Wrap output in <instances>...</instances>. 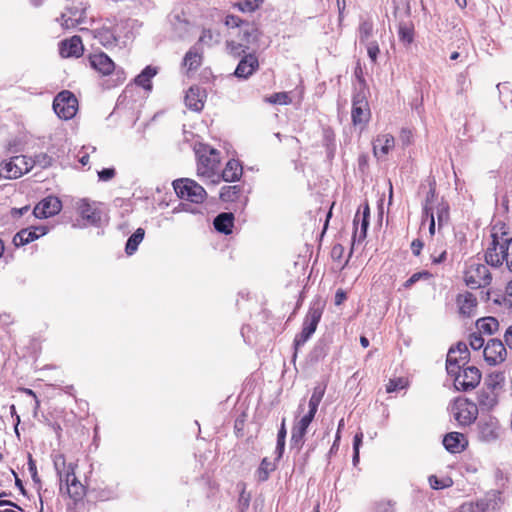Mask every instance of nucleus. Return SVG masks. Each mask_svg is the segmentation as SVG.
<instances>
[{"label":"nucleus","mask_w":512,"mask_h":512,"mask_svg":"<svg viewBox=\"0 0 512 512\" xmlns=\"http://www.w3.org/2000/svg\"><path fill=\"white\" fill-rule=\"evenodd\" d=\"M157 74L156 68L152 66H146L142 72L135 78V84L144 88L145 90H151L152 84L151 79Z\"/></svg>","instance_id":"nucleus-38"},{"label":"nucleus","mask_w":512,"mask_h":512,"mask_svg":"<svg viewBox=\"0 0 512 512\" xmlns=\"http://www.w3.org/2000/svg\"><path fill=\"white\" fill-rule=\"evenodd\" d=\"M354 232H353V242L363 241L367 236V230L369 227V219H360V212L358 211L353 220Z\"/></svg>","instance_id":"nucleus-33"},{"label":"nucleus","mask_w":512,"mask_h":512,"mask_svg":"<svg viewBox=\"0 0 512 512\" xmlns=\"http://www.w3.org/2000/svg\"><path fill=\"white\" fill-rule=\"evenodd\" d=\"M263 2L264 0H240L237 7L242 12H254Z\"/></svg>","instance_id":"nucleus-49"},{"label":"nucleus","mask_w":512,"mask_h":512,"mask_svg":"<svg viewBox=\"0 0 512 512\" xmlns=\"http://www.w3.org/2000/svg\"><path fill=\"white\" fill-rule=\"evenodd\" d=\"M395 146V139L391 134H381L373 141V153L375 157L386 156Z\"/></svg>","instance_id":"nucleus-25"},{"label":"nucleus","mask_w":512,"mask_h":512,"mask_svg":"<svg viewBox=\"0 0 512 512\" xmlns=\"http://www.w3.org/2000/svg\"><path fill=\"white\" fill-rule=\"evenodd\" d=\"M83 51L84 47L79 36H72L70 39L60 43V54L62 57H80Z\"/></svg>","instance_id":"nucleus-22"},{"label":"nucleus","mask_w":512,"mask_h":512,"mask_svg":"<svg viewBox=\"0 0 512 512\" xmlns=\"http://www.w3.org/2000/svg\"><path fill=\"white\" fill-rule=\"evenodd\" d=\"M432 278V274L429 271L423 270L412 274L403 284L405 288H410L420 280H429Z\"/></svg>","instance_id":"nucleus-47"},{"label":"nucleus","mask_w":512,"mask_h":512,"mask_svg":"<svg viewBox=\"0 0 512 512\" xmlns=\"http://www.w3.org/2000/svg\"><path fill=\"white\" fill-rule=\"evenodd\" d=\"M477 405L467 400H459L454 407L455 420L462 426H468L477 418Z\"/></svg>","instance_id":"nucleus-13"},{"label":"nucleus","mask_w":512,"mask_h":512,"mask_svg":"<svg viewBox=\"0 0 512 512\" xmlns=\"http://www.w3.org/2000/svg\"><path fill=\"white\" fill-rule=\"evenodd\" d=\"M480 380V370L475 366H467L454 376V386L458 390L469 391L474 389Z\"/></svg>","instance_id":"nucleus-11"},{"label":"nucleus","mask_w":512,"mask_h":512,"mask_svg":"<svg viewBox=\"0 0 512 512\" xmlns=\"http://www.w3.org/2000/svg\"><path fill=\"white\" fill-rule=\"evenodd\" d=\"M47 233V228L44 226H34L31 228H25L17 232L13 237V244L16 247H20L33 242L40 236Z\"/></svg>","instance_id":"nucleus-19"},{"label":"nucleus","mask_w":512,"mask_h":512,"mask_svg":"<svg viewBox=\"0 0 512 512\" xmlns=\"http://www.w3.org/2000/svg\"><path fill=\"white\" fill-rule=\"evenodd\" d=\"M259 68V61L254 52L242 54L234 75L239 79H248Z\"/></svg>","instance_id":"nucleus-16"},{"label":"nucleus","mask_w":512,"mask_h":512,"mask_svg":"<svg viewBox=\"0 0 512 512\" xmlns=\"http://www.w3.org/2000/svg\"><path fill=\"white\" fill-rule=\"evenodd\" d=\"M502 304L506 309L512 312V281H510L506 286Z\"/></svg>","instance_id":"nucleus-58"},{"label":"nucleus","mask_w":512,"mask_h":512,"mask_svg":"<svg viewBox=\"0 0 512 512\" xmlns=\"http://www.w3.org/2000/svg\"><path fill=\"white\" fill-rule=\"evenodd\" d=\"M199 42L211 46L220 42V34L214 33L211 29H204L199 38Z\"/></svg>","instance_id":"nucleus-46"},{"label":"nucleus","mask_w":512,"mask_h":512,"mask_svg":"<svg viewBox=\"0 0 512 512\" xmlns=\"http://www.w3.org/2000/svg\"><path fill=\"white\" fill-rule=\"evenodd\" d=\"M407 384V380L402 377L390 379L388 384L386 385V391L387 393L396 392L398 390L406 388Z\"/></svg>","instance_id":"nucleus-50"},{"label":"nucleus","mask_w":512,"mask_h":512,"mask_svg":"<svg viewBox=\"0 0 512 512\" xmlns=\"http://www.w3.org/2000/svg\"><path fill=\"white\" fill-rule=\"evenodd\" d=\"M352 122L355 126L365 125L370 118L368 102L362 93H356L352 100Z\"/></svg>","instance_id":"nucleus-14"},{"label":"nucleus","mask_w":512,"mask_h":512,"mask_svg":"<svg viewBox=\"0 0 512 512\" xmlns=\"http://www.w3.org/2000/svg\"><path fill=\"white\" fill-rule=\"evenodd\" d=\"M476 328L479 333L485 335H492L499 329V322L494 317L480 318L476 322Z\"/></svg>","instance_id":"nucleus-36"},{"label":"nucleus","mask_w":512,"mask_h":512,"mask_svg":"<svg viewBox=\"0 0 512 512\" xmlns=\"http://www.w3.org/2000/svg\"><path fill=\"white\" fill-rule=\"evenodd\" d=\"M213 225L216 231L219 233L229 235L232 233V228L234 226V215L231 212H222L218 214L214 221Z\"/></svg>","instance_id":"nucleus-29"},{"label":"nucleus","mask_w":512,"mask_h":512,"mask_svg":"<svg viewBox=\"0 0 512 512\" xmlns=\"http://www.w3.org/2000/svg\"><path fill=\"white\" fill-rule=\"evenodd\" d=\"M52 460L54 469L60 481V489L62 490L64 479L73 476L76 465L73 463L67 464L65 456L62 453L52 454Z\"/></svg>","instance_id":"nucleus-21"},{"label":"nucleus","mask_w":512,"mask_h":512,"mask_svg":"<svg viewBox=\"0 0 512 512\" xmlns=\"http://www.w3.org/2000/svg\"><path fill=\"white\" fill-rule=\"evenodd\" d=\"M63 483L66 485L69 497L73 500L78 501L84 496L85 488L75 476V472L73 473V476L65 478Z\"/></svg>","instance_id":"nucleus-30"},{"label":"nucleus","mask_w":512,"mask_h":512,"mask_svg":"<svg viewBox=\"0 0 512 512\" xmlns=\"http://www.w3.org/2000/svg\"><path fill=\"white\" fill-rule=\"evenodd\" d=\"M94 38L105 48L116 46L117 37L109 28H101L94 32Z\"/></svg>","instance_id":"nucleus-35"},{"label":"nucleus","mask_w":512,"mask_h":512,"mask_svg":"<svg viewBox=\"0 0 512 512\" xmlns=\"http://www.w3.org/2000/svg\"><path fill=\"white\" fill-rule=\"evenodd\" d=\"M492 241L485 252V261L492 267H500L505 262L512 272V232L504 223H496L491 231Z\"/></svg>","instance_id":"nucleus-1"},{"label":"nucleus","mask_w":512,"mask_h":512,"mask_svg":"<svg viewBox=\"0 0 512 512\" xmlns=\"http://www.w3.org/2000/svg\"><path fill=\"white\" fill-rule=\"evenodd\" d=\"M205 92L198 86H192L185 95L186 106L195 112H200L204 107Z\"/></svg>","instance_id":"nucleus-24"},{"label":"nucleus","mask_w":512,"mask_h":512,"mask_svg":"<svg viewBox=\"0 0 512 512\" xmlns=\"http://www.w3.org/2000/svg\"><path fill=\"white\" fill-rule=\"evenodd\" d=\"M505 377L501 372L491 373L484 382L482 388L495 392L498 395L504 391Z\"/></svg>","instance_id":"nucleus-31"},{"label":"nucleus","mask_w":512,"mask_h":512,"mask_svg":"<svg viewBox=\"0 0 512 512\" xmlns=\"http://www.w3.org/2000/svg\"><path fill=\"white\" fill-rule=\"evenodd\" d=\"M243 168L238 160L230 159L220 175V180L235 182L242 176Z\"/></svg>","instance_id":"nucleus-28"},{"label":"nucleus","mask_w":512,"mask_h":512,"mask_svg":"<svg viewBox=\"0 0 512 512\" xmlns=\"http://www.w3.org/2000/svg\"><path fill=\"white\" fill-rule=\"evenodd\" d=\"M464 280L468 287L477 289L490 285L492 276L487 265L473 263L465 271Z\"/></svg>","instance_id":"nucleus-10"},{"label":"nucleus","mask_w":512,"mask_h":512,"mask_svg":"<svg viewBox=\"0 0 512 512\" xmlns=\"http://www.w3.org/2000/svg\"><path fill=\"white\" fill-rule=\"evenodd\" d=\"M468 444L464 434L459 432H450L443 438V445L445 449L451 453L462 452Z\"/></svg>","instance_id":"nucleus-23"},{"label":"nucleus","mask_w":512,"mask_h":512,"mask_svg":"<svg viewBox=\"0 0 512 512\" xmlns=\"http://www.w3.org/2000/svg\"><path fill=\"white\" fill-rule=\"evenodd\" d=\"M484 338L482 337V334L479 332L471 333L469 336V345L473 350H479L484 346Z\"/></svg>","instance_id":"nucleus-54"},{"label":"nucleus","mask_w":512,"mask_h":512,"mask_svg":"<svg viewBox=\"0 0 512 512\" xmlns=\"http://www.w3.org/2000/svg\"><path fill=\"white\" fill-rule=\"evenodd\" d=\"M323 314L321 302H315L310 307L304 318L302 331L294 339V347L298 349L314 334Z\"/></svg>","instance_id":"nucleus-5"},{"label":"nucleus","mask_w":512,"mask_h":512,"mask_svg":"<svg viewBox=\"0 0 512 512\" xmlns=\"http://www.w3.org/2000/svg\"><path fill=\"white\" fill-rule=\"evenodd\" d=\"M504 341L510 350H512V325H510L504 333Z\"/></svg>","instance_id":"nucleus-64"},{"label":"nucleus","mask_w":512,"mask_h":512,"mask_svg":"<svg viewBox=\"0 0 512 512\" xmlns=\"http://www.w3.org/2000/svg\"><path fill=\"white\" fill-rule=\"evenodd\" d=\"M176 194L184 200L193 203H202L206 198L205 189L194 180L188 178L177 179L173 182Z\"/></svg>","instance_id":"nucleus-7"},{"label":"nucleus","mask_w":512,"mask_h":512,"mask_svg":"<svg viewBox=\"0 0 512 512\" xmlns=\"http://www.w3.org/2000/svg\"><path fill=\"white\" fill-rule=\"evenodd\" d=\"M89 63L99 74L103 76H111V81L113 83L110 86L120 85L126 79L124 69L117 67L113 60L103 52L90 55Z\"/></svg>","instance_id":"nucleus-4"},{"label":"nucleus","mask_w":512,"mask_h":512,"mask_svg":"<svg viewBox=\"0 0 512 512\" xmlns=\"http://www.w3.org/2000/svg\"><path fill=\"white\" fill-rule=\"evenodd\" d=\"M483 355L489 365L495 366L505 361L507 351L501 340L490 339L484 347Z\"/></svg>","instance_id":"nucleus-12"},{"label":"nucleus","mask_w":512,"mask_h":512,"mask_svg":"<svg viewBox=\"0 0 512 512\" xmlns=\"http://www.w3.org/2000/svg\"><path fill=\"white\" fill-rule=\"evenodd\" d=\"M33 168L32 158L25 155L11 157L0 164V178L16 179Z\"/></svg>","instance_id":"nucleus-6"},{"label":"nucleus","mask_w":512,"mask_h":512,"mask_svg":"<svg viewBox=\"0 0 512 512\" xmlns=\"http://www.w3.org/2000/svg\"><path fill=\"white\" fill-rule=\"evenodd\" d=\"M276 469V464L272 461H270L268 458H263L257 471H256V477L258 481L264 482L268 480L269 475L272 471Z\"/></svg>","instance_id":"nucleus-42"},{"label":"nucleus","mask_w":512,"mask_h":512,"mask_svg":"<svg viewBox=\"0 0 512 512\" xmlns=\"http://www.w3.org/2000/svg\"><path fill=\"white\" fill-rule=\"evenodd\" d=\"M86 8L70 7L61 14L60 21L62 27L66 29L74 28L77 25L85 23Z\"/></svg>","instance_id":"nucleus-20"},{"label":"nucleus","mask_w":512,"mask_h":512,"mask_svg":"<svg viewBox=\"0 0 512 512\" xmlns=\"http://www.w3.org/2000/svg\"><path fill=\"white\" fill-rule=\"evenodd\" d=\"M325 393V388L321 386H316L313 390V393L309 399L308 407H314L318 409L320 402Z\"/></svg>","instance_id":"nucleus-51"},{"label":"nucleus","mask_w":512,"mask_h":512,"mask_svg":"<svg viewBox=\"0 0 512 512\" xmlns=\"http://www.w3.org/2000/svg\"><path fill=\"white\" fill-rule=\"evenodd\" d=\"M202 51L197 46H192L184 56L183 66L187 69V72L197 70L202 64Z\"/></svg>","instance_id":"nucleus-27"},{"label":"nucleus","mask_w":512,"mask_h":512,"mask_svg":"<svg viewBox=\"0 0 512 512\" xmlns=\"http://www.w3.org/2000/svg\"><path fill=\"white\" fill-rule=\"evenodd\" d=\"M308 426L297 422L291 432V447L300 450L304 444V437L307 433Z\"/></svg>","instance_id":"nucleus-37"},{"label":"nucleus","mask_w":512,"mask_h":512,"mask_svg":"<svg viewBox=\"0 0 512 512\" xmlns=\"http://www.w3.org/2000/svg\"><path fill=\"white\" fill-rule=\"evenodd\" d=\"M97 174L100 181L107 182L115 177L116 171L112 167L103 168L102 170L98 171Z\"/></svg>","instance_id":"nucleus-60"},{"label":"nucleus","mask_w":512,"mask_h":512,"mask_svg":"<svg viewBox=\"0 0 512 512\" xmlns=\"http://www.w3.org/2000/svg\"><path fill=\"white\" fill-rule=\"evenodd\" d=\"M374 25L372 20L368 18H361L358 27V37L361 44L370 42L373 36Z\"/></svg>","instance_id":"nucleus-39"},{"label":"nucleus","mask_w":512,"mask_h":512,"mask_svg":"<svg viewBox=\"0 0 512 512\" xmlns=\"http://www.w3.org/2000/svg\"><path fill=\"white\" fill-rule=\"evenodd\" d=\"M501 426L495 417H489L478 424V435L481 441L490 443L500 437Z\"/></svg>","instance_id":"nucleus-17"},{"label":"nucleus","mask_w":512,"mask_h":512,"mask_svg":"<svg viewBox=\"0 0 512 512\" xmlns=\"http://www.w3.org/2000/svg\"><path fill=\"white\" fill-rule=\"evenodd\" d=\"M77 109L78 101L75 95L68 90L61 91L53 100V110L61 119H72L75 116Z\"/></svg>","instance_id":"nucleus-8"},{"label":"nucleus","mask_w":512,"mask_h":512,"mask_svg":"<svg viewBox=\"0 0 512 512\" xmlns=\"http://www.w3.org/2000/svg\"><path fill=\"white\" fill-rule=\"evenodd\" d=\"M429 191L425 198V203L423 205V214H426L427 212L434 213V207L433 202L436 197V188H435V181L429 182Z\"/></svg>","instance_id":"nucleus-44"},{"label":"nucleus","mask_w":512,"mask_h":512,"mask_svg":"<svg viewBox=\"0 0 512 512\" xmlns=\"http://www.w3.org/2000/svg\"><path fill=\"white\" fill-rule=\"evenodd\" d=\"M27 465H28V471L31 474L32 480L34 481L35 484L40 485L41 481H40V478H39L38 473H37L36 462L34 461V459H33L31 454H28Z\"/></svg>","instance_id":"nucleus-55"},{"label":"nucleus","mask_w":512,"mask_h":512,"mask_svg":"<svg viewBox=\"0 0 512 512\" xmlns=\"http://www.w3.org/2000/svg\"><path fill=\"white\" fill-rule=\"evenodd\" d=\"M500 395L495 392H491L481 388L477 392V403L482 411H491L493 410L499 403Z\"/></svg>","instance_id":"nucleus-26"},{"label":"nucleus","mask_w":512,"mask_h":512,"mask_svg":"<svg viewBox=\"0 0 512 512\" xmlns=\"http://www.w3.org/2000/svg\"><path fill=\"white\" fill-rule=\"evenodd\" d=\"M62 209V202L56 196H47L42 199L33 209L36 218H49L58 214Z\"/></svg>","instance_id":"nucleus-15"},{"label":"nucleus","mask_w":512,"mask_h":512,"mask_svg":"<svg viewBox=\"0 0 512 512\" xmlns=\"http://www.w3.org/2000/svg\"><path fill=\"white\" fill-rule=\"evenodd\" d=\"M399 40L406 46L414 40V27L412 24L401 22L398 27Z\"/></svg>","instance_id":"nucleus-43"},{"label":"nucleus","mask_w":512,"mask_h":512,"mask_svg":"<svg viewBox=\"0 0 512 512\" xmlns=\"http://www.w3.org/2000/svg\"><path fill=\"white\" fill-rule=\"evenodd\" d=\"M317 410V408L309 407L308 412L298 422L309 427L315 417Z\"/></svg>","instance_id":"nucleus-62"},{"label":"nucleus","mask_w":512,"mask_h":512,"mask_svg":"<svg viewBox=\"0 0 512 512\" xmlns=\"http://www.w3.org/2000/svg\"><path fill=\"white\" fill-rule=\"evenodd\" d=\"M367 49L368 57L370 58L371 62L376 63L378 54L380 52L379 45L377 41L373 40L370 42L364 43Z\"/></svg>","instance_id":"nucleus-53"},{"label":"nucleus","mask_w":512,"mask_h":512,"mask_svg":"<svg viewBox=\"0 0 512 512\" xmlns=\"http://www.w3.org/2000/svg\"><path fill=\"white\" fill-rule=\"evenodd\" d=\"M267 101L271 104L286 105L291 102V98L286 92H278L267 98Z\"/></svg>","instance_id":"nucleus-52"},{"label":"nucleus","mask_w":512,"mask_h":512,"mask_svg":"<svg viewBox=\"0 0 512 512\" xmlns=\"http://www.w3.org/2000/svg\"><path fill=\"white\" fill-rule=\"evenodd\" d=\"M242 193L240 185L223 186L220 190V199L224 202L237 201Z\"/></svg>","instance_id":"nucleus-41"},{"label":"nucleus","mask_w":512,"mask_h":512,"mask_svg":"<svg viewBox=\"0 0 512 512\" xmlns=\"http://www.w3.org/2000/svg\"><path fill=\"white\" fill-rule=\"evenodd\" d=\"M144 236L145 230L143 228L136 229L126 242L125 252L127 255H132L137 251L139 244L144 239Z\"/></svg>","instance_id":"nucleus-40"},{"label":"nucleus","mask_w":512,"mask_h":512,"mask_svg":"<svg viewBox=\"0 0 512 512\" xmlns=\"http://www.w3.org/2000/svg\"><path fill=\"white\" fill-rule=\"evenodd\" d=\"M449 350H454V354L461 357V360H467L469 358V350L467 345L463 342H459L455 348H450Z\"/></svg>","instance_id":"nucleus-57"},{"label":"nucleus","mask_w":512,"mask_h":512,"mask_svg":"<svg viewBox=\"0 0 512 512\" xmlns=\"http://www.w3.org/2000/svg\"><path fill=\"white\" fill-rule=\"evenodd\" d=\"M98 497L102 501H107L117 497V490L115 487H109L99 490Z\"/></svg>","instance_id":"nucleus-56"},{"label":"nucleus","mask_w":512,"mask_h":512,"mask_svg":"<svg viewBox=\"0 0 512 512\" xmlns=\"http://www.w3.org/2000/svg\"><path fill=\"white\" fill-rule=\"evenodd\" d=\"M501 503V492L492 490L476 502L463 503L459 508V512H488L498 509Z\"/></svg>","instance_id":"nucleus-9"},{"label":"nucleus","mask_w":512,"mask_h":512,"mask_svg":"<svg viewBox=\"0 0 512 512\" xmlns=\"http://www.w3.org/2000/svg\"><path fill=\"white\" fill-rule=\"evenodd\" d=\"M467 362V360H461V357L455 355L454 350H449L446 359L447 373L454 377L456 374H459V371L464 368Z\"/></svg>","instance_id":"nucleus-34"},{"label":"nucleus","mask_w":512,"mask_h":512,"mask_svg":"<svg viewBox=\"0 0 512 512\" xmlns=\"http://www.w3.org/2000/svg\"><path fill=\"white\" fill-rule=\"evenodd\" d=\"M78 212L89 225L100 227L103 223V214L100 209L92 206L88 200L81 199L77 204Z\"/></svg>","instance_id":"nucleus-18"},{"label":"nucleus","mask_w":512,"mask_h":512,"mask_svg":"<svg viewBox=\"0 0 512 512\" xmlns=\"http://www.w3.org/2000/svg\"><path fill=\"white\" fill-rule=\"evenodd\" d=\"M317 410V408L309 407L308 412L298 422L309 427L315 417Z\"/></svg>","instance_id":"nucleus-63"},{"label":"nucleus","mask_w":512,"mask_h":512,"mask_svg":"<svg viewBox=\"0 0 512 512\" xmlns=\"http://www.w3.org/2000/svg\"><path fill=\"white\" fill-rule=\"evenodd\" d=\"M33 167L35 165H39L42 168H45L51 164V157H49L45 153H40L35 155V157L32 159Z\"/></svg>","instance_id":"nucleus-59"},{"label":"nucleus","mask_w":512,"mask_h":512,"mask_svg":"<svg viewBox=\"0 0 512 512\" xmlns=\"http://www.w3.org/2000/svg\"><path fill=\"white\" fill-rule=\"evenodd\" d=\"M262 33L255 23L246 22L238 31V41H226V50L234 58L241 57L248 51L255 52L259 48V40Z\"/></svg>","instance_id":"nucleus-2"},{"label":"nucleus","mask_w":512,"mask_h":512,"mask_svg":"<svg viewBox=\"0 0 512 512\" xmlns=\"http://www.w3.org/2000/svg\"><path fill=\"white\" fill-rule=\"evenodd\" d=\"M196 154L198 157V175L209 179L213 184H218L220 182V175L218 174L220 153L218 150L208 145H203L196 151Z\"/></svg>","instance_id":"nucleus-3"},{"label":"nucleus","mask_w":512,"mask_h":512,"mask_svg":"<svg viewBox=\"0 0 512 512\" xmlns=\"http://www.w3.org/2000/svg\"><path fill=\"white\" fill-rule=\"evenodd\" d=\"M245 21H242L239 17L234 15H228L225 18V25L229 28H241L242 24H245Z\"/></svg>","instance_id":"nucleus-61"},{"label":"nucleus","mask_w":512,"mask_h":512,"mask_svg":"<svg viewBox=\"0 0 512 512\" xmlns=\"http://www.w3.org/2000/svg\"><path fill=\"white\" fill-rule=\"evenodd\" d=\"M436 215L439 228L446 224L449 220V205L441 201L436 207Z\"/></svg>","instance_id":"nucleus-45"},{"label":"nucleus","mask_w":512,"mask_h":512,"mask_svg":"<svg viewBox=\"0 0 512 512\" xmlns=\"http://www.w3.org/2000/svg\"><path fill=\"white\" fill-rule=\"evenodd\" d=\"M429 485L434 490H440L452 485V480L450 478L439 479L435 475H431L428 478Z\"/></svg>","instance_id":"nucleus-48"},{"label":"nucleus","mask_w":512,"mask_h":512,"mask_svg":"<svg viewBox=\"0 0 512 512\" xmlns=\"http://www.w3.org/2000/svg\"><path fill=\"white\" fill-rule=\"evenodd\" d=\"M459 312L463 316H471L477 306L476 297L471 293L460 294L457 297Z\"/></svg>","instance_id":"nucleus-32"}]
</instances>
